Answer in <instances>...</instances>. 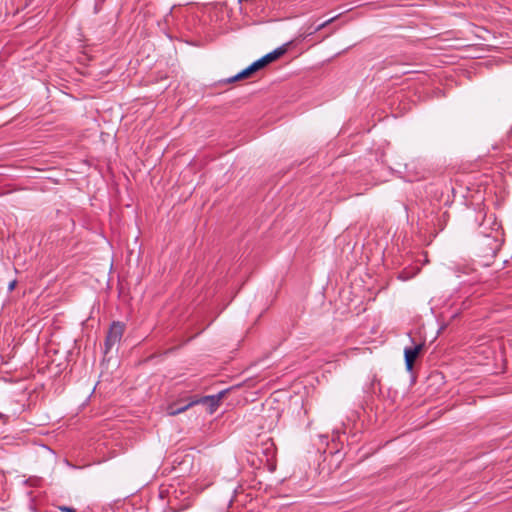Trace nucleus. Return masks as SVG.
I'll list each match as a JSON object with an SVG mask.
<instances>
[{
  "label": "nucleus",
  "mask_w": 512,
  "mask_h": 512,
  "mask_svg": "<svg viewBox=\"0 0 512 512\" xmlns=\"http://www.w3.org/2000/svg\"><path fill=\"white\" fill-rule=\"evenodd\" d=\"M15 285H16V281L15 280L11 281L8 285V290L12 291L15 288Z\"/></svg>",
  "instance_id": "f8f14e48"
},
{
  "label": "nucleus",
  "mask_w": 512,
  "mask_h": 512,
  "mask_svg": "<svg viewBox=\"0 0 512 512\" xmlns=\"http://www.w3.org/2000/svg\"><path fill=\"white\" fill-rule=\"evenodd\" d=\"M197 404H198V401H196V397L191 398L189 400V402H187L185 404L172 403L167 406L166 413L169 416H175V415H178V414L186 411L190 407L197 405Z\"/></svg>",
  "instance_id": "20e7f679"
},
{
  "label": "nucleus",
  "mask_w": 512,
  "mask_h": 512,
  "mask_svg": "<svg viewBox=\"0 0 512 512\" xmlns=\"http://www.w3.org/2000/svg\"><path fill=\"white\" fill-rule=\"evenodd\" d=\"M487 244L491 246L493 253H495L501 246V243L495 238H486Z\"/></svg>",
  "instance_id": "0eeeda50"
},
{
  "label": "nucleus",
  "mask_w": 512,
  "mask_h": 512,
  "mask_svg": "<svg viewBox=\"0 0 512 512\" xmlns=\"http://www.w3.org/2000/svg\"><path fill=\"white\" fill-rule=\"evenodd\" d=\"M225 393L226 390H222L215 395H208L200 398L196 397V401H198V404L207 405L209 413L212 414L217 410Z\"/></svg>",
  "instance_id": "f03ea898"
},
{
  "label": "nucleus",
  "mask_w": 512,
  "mask_h": 512,
  "mask_svg": "<svg viewBox=\"0 0 512 512\" xmlns=\"http://www.w3.org/2000/svg\"><path fill=\"white\" fill-rule=\"evenodd\" d=\"M263 67H264L263 63L261 62L260 59H258L255 62H253L251 65H249L247 68L242 70V75H246L247 77H249L252 73L258 71L259 69H261Z\"/></svg>",
  "instance_id": "423d86ee"
},
{
  "label": "nucleus",
  "mask_w": 512,
  "mask_h": 512,
  "mask_svg": "<svg viewBox=\"0 0 512 512\" xmlns=\"http://www.w3.org/2000/svg\"><path fill=\"white\" fill-rule=\"evenodd\" d=\"M125 325L119 321L113 322L106 336L105 346L107 353L114 345L118 344L122 339Z\"/></svg>",
  "instance_id": "f257e3e1"
},
{
  "label": "nucleus",
  "mask_w": 512,
  "mask_h": 512,
  "mask_svg": "<svg viewBox=\"0 0 512 512\" xmlns=\"http://www.w3.org/2000/svg\"><path fill=\"white\" fill-rule=\"evenodd\" d=\"M336 17H332L330 19H328L327 21L323 22L322 24H320L317 28H316V31H319L321 30L322 28H324L325 26H327L328 24H330L331 22H333L335 20Z\"/></svg>",
  "instance_id": "9d476101"
},
{
  "label": "nucleus",
  "mask_w": 512,
  "mask_h": 512,
  "mask_svg": "<svg viewBox=\"0 0 512 512\" xmlns=\"http://www.w3.org/2000/svg\"><path fill=\"white\" fill-rule=\"evenodd\" d=\"M423 345L418 344L413 347H406L404 349V358H405V365L406 369L408 371H411L413 368L414 361L418 357L420 351L422 350Z\"/></svg>",
  "instance_id": "7ed1b4c3"
},
{
  "label": "nucleus",
  "mask_w": 512,
  "mask_h": 512,
  "mask_svg": "<svg viewBox=\"0 0 512 512\" xmlns=\"http://www.w3.org/2000/svg\"><path fill=\"white\" fill-rule=\"evenodd\" d=\"M247 76L246 75H242V71L239 72L238 74H236L235 76L231 77L228 79V82H234L236 80H240V79H244L246 78Z\"/></svg>",
  "instance_id": "6e6552de"
},
{
  "label": "nucleus",
  "mask_w": 512,
  "mask_h": 512,
  "mask_svg": "<svg viewBox=\"0 0 512 512\" xmlns=\"http://www.w3.org/2000/svg\"><path fill=\"white\" fill-rule=\"evenodd\" d=\"M60 510L63 511V512H76L73 508L66 507V506L61 507Z\"/></svg>",
  "instance_id": "9b49d317"
},
{
  "label": "nucleus",
  "mask_w": 512,
  "mask_h": 512,
  "mask_svg": "<svg viewBox=\"0 0 512 512\" xmlns=\"http://www.w3.org/2000/svg\"><path fill=\"white\" fill-rule=\"evenodd\" d=\"M247 76L246 75H242V71L239 72L238 74H236L235 76L231 77L228 79V82H234L236 80H240V79H244L246 78Z\"/></svg>",
  "instance_id": "1a4fd4ad"
},
{
  "label": "nucleus",
  "mask_w": 512,
  "mask_h": 512,
  "mask_svg": "<svg viewBox=\"0 0 512 512\" xmlns=\"http://www.w3.org/2000/svg\"><path fill=\"white\" fill-rule=\"evenodd\" d=\"M287 51L286 45H283L281 47L276 48L274 51L266 54L262 58H260L261 62L264 66L267 64L273 62L274 60L278 59L280 56H282Z\"/></svg>",
  "instance_id": "39448f33"
}]
</instances>
